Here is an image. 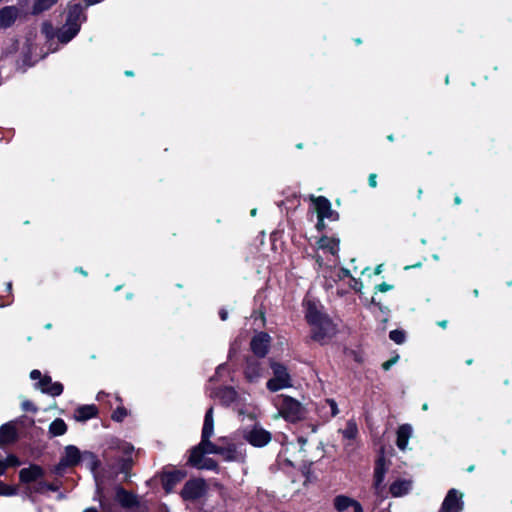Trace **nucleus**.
Segmentation results:
<instances>
[{"instance_id": "4c0bfd02", "label": "nucleus", "mask_w": 512, "mask_h": 512, "mask_svg": "<svg viewBox=\"0 0 512 512\" xmlns=\"http://www.w3.org/2000/svg\"><path fill=\"white\" fill-rule=\"evenodd\" d=\"M22 408L25 411H32V412H36V410H37L36 407L33 405V403L28 400H25L22 402Z\"/></svg>"}, {"instance_id": "b1692460", "label": "nucleus", "mask_w": 512, "mask_h": 512, "mask_svg": "<svg viewBox=\"0 0 512 512\" xmlns=\"http://www.w3.org/2000/svg\"><path fill=\"white\" fill-rule=\"evenodd\" d=\"M42 475H43V471L38 466H32L29 468L22 469L20 471V479H21V481L26 482V483L35 481Z\"/></svg>"}, {"instance_id": "f03ea898", "label": "nucleus", "mask_w": 512, "mask_h": 512, "mask_svg": "<svg viewBox=\"0 0 512 512\" xmlns=\"http://www.w3.org/2000/svg\"><path fill=\"white\" fill-rule=\"evenodd\" d=\"M86 20L82 6L74 4L68 7L65 24L57 31V39L66 44L80 31L81 24Z\"/></svg>"}, {"instance_id": "a19ab883", "label": "nucleus", "mask_w": 512, "mask_h": 512, "mask_svg": "<svg viewBox=\"0 0 512 512\" xmlns=\"http://www.w3.org/2000/svg\"><path fill=\"white\" fill-rule=\"evenodd\" d=\"M4 462L6 463L7 467L8 466H16L19 464L17 458L13 455L8 456L6 461H4Z\"/></svg>"}, {"instance_id": "4468645a", "label": "nucleus", "mask_w": 512, "mask_h": 512, "mask_svg": "<svg viewBox=\"0 0 512 512\" xmlns=\"http://www.w3.org/2000/svg\"><path fill=\"white\" fill-rule=\"evenodd\" d=\"M43 393L51 396H59L63 392V385L60 382H52L51 377L44 376L37 384Z\"/></svg>"}, {"instance_id": "5701e85b", "label": "nucleus", "mask_w": 512, "mask_h": 512, "mask_svg": "<svg viewBox=\"0 0 512 512\" xmlns=\"http://www.w3.org/2000/svg\"><path fill=\"white\" fill-rule=\"evenodd\" d=\"M97 413V409L93 405H84L76 409L74 418L76 421H86L93 418Z\"/></svg>"}, {"instance_id": "603ef678", "label": "nucleus", "mask_w": 512, "mask_h": 512, "mask_svg": "<svg viewBox=\"0 0 512 512\" xmlns=\"http://www.w3.org/2000/svg\"><path fill=\"white\" fill-rule=\"evenodd\" d=\"M225 369H226V365L225 364L219 365L218 368H217V371H216V375L220 374L221 371H223Z\"/></svg>"}, {"instance_id": "aec40b11", "label": "nucleus", "mask_w": 512, "mask_h": 512, "mask_svg": "<svg viewBox=\"0 0 512 512\" xmlns=\"http://www.w3.org/2000/svg\"><path fill=\"white\" fill-rule=\"evenodd\" d=\"M17 438V430L14 425L4 424L0 427V447L13 443Z\"/></svg>"}, {"instance_id": "5fc2aeb1", "label": "nucleus", "mask_w": 512, "mask_h": 512, "mask_svg": "<svg viewBox=\"0 0 512 512\" xmlns=\"http://www.w3.org/2000/svg\"><path fill=\"white\" fill-rule=\"evenodd\" d=\"M438 325H439L440 327H442V328H446V326H447V321H446V320L440 321V322H438Z\"/></svg>"}, {"instance_id": "6e6552de", "label": "nucleus", "mask_w": 512, "mask_h": 512, "mask_svg": "<svg viewBox=\"0 0 512 512\" xmlns=\"http://www.w3.org/2000/svg\"><path fill=\"white\" fill-rule=\"evenodd\" d=\"M243 438L255 447H263L270 442L271 434L262 427L255 425L252 429L243 431Z\"/></svg>"}, {"instance_id": "7ed1b4c3", "label": "nucleus", "mask_w": 512, "mask_h": 512, "mask_svg": "<svg viewBox=\"0 0 512 512\" xmlns=\"http://www.w3.org/2000/svg\"><path fill=\"white\" fill-rule=\"evenodd\" d=\"M279 413L287 420L294 422L304 417L305 410L300 402L284 395H279L274 399Z\"/></svg>"}, {"instance_id": "13d9d810", "label": "nucleus", "mask_w": 512, "mask_h": 512, "mask_svg": "<svg viewBox=\"0 0 512 512\" xmlns=\"http://www.w3.org/2000/svg\"><path fill=\"white\" fill-rule=\"evenodd\" d=\"M454 202H455V204H460V203H461V199H460V197L456 196V197L454 198Z\"/></svg>"}, {"instance_id": "f257e3e1", "label": "nucleus", "mask_w": 512, "mask_h": 512, "mask_svg": "<svg viewBox=\"0 0 512 512\" xmlns=\"http://www.w3.org/2000/svg\"><path fill=\"white\" fill-rule=\"evenodd\" d=\"M306 319L311 326L312 338L316 341H324L335 333L332 321L322 313L318 306L310 301L306 304Z\"/></svg>"}, {"instance_id": "2f4dec72", "label": "nucleus", "mask_w": 512, "mask_h": 512, "mask_svg": "<svg viewBox=\"0 0 512 512\" xmlns=\"http://www.w3.org/2000/svg\"><path fill=\"white\" fill-rule=\"evenodd\" d=\"M389 337L397 344H402L405 340V334L400 330H393L390 332Z\"/></svg>"}, {"instance_id": "8fccbe9b", "label": "nucleus", "mask_w": 512, "mask_h": 512, "mask_svg": "<svg viewBox=\"0 0 512 512\" xmlns=\"http://www.w3.org/2000/svg\"><path fill=\"white\" fill-rule=\"evenodd\" d=\"M219 315H220L221 320H223V321H225L228 317V313L225 310H221Z\"/></svg>"}, {"instance_id": "cd10ccee", "label": "nucleus", "mask_w": 512, "mask_h": 512, "mask_svg": "<svg viewBox=\"0 0 512 512\" xmlns=\"http://www.w3.org/2000/svg\"><path fill=\"white\" fill-rule=\"evenodd\" d=\"M344 439L355 440L358 435V428L353 420H349L345 428L341 431Z\"/></svg>"}, {"instance_id": "ea45409f", "label": "nucleus", "mask_w": 512, "mask_h": 512, "mask_svg": "<svg viewBox=\"0 0 512 512\" xmlns=\"http://www.w3.org/2000/svg\"><path fill=\"white\" fill-rule=\"evenodd\" d=\"M392 288H393V286L390 284H387V283H381L376 286V290L379 292H387V291L391 290Z\"/></svg>"}, {"instance_id": "58836bf2", "label": "nucleus", "mask_w": 512, "mask_h": 512, "mask_svg": "<svg viewBox=\"0 0 512 512\" xmlns=\"http://www.w3.org/2000/svg\"><path fill=\"white\" fill-rule=\"evenodd\" d=\"M398 358H399V357H398V356H396V357H394V358H392V359H390V360H388V361H385V362L382 364V368H383L384 370H386V371H387V370H389V369L392 367V365H394V364L397 362Z\"/></svg>"}, {"instance_id": "473e14b6", "label": "nucleus", "mask_w": 512, "mask_h": 512, "mask_svg": "<svg viewBox=\"0 0 512 512\" xmlns=\"http://www.w3.org/2000/svg\"><path fill=\"white\" fill-rule=\"evenodd\" d=\"M127 416V410L124 407H118L112 414V419L121 422Z\"/></svg>"}, {"instance_id": "c756f323", "label": "nucleus", "mask_w": 512, "mask_h": 512, "mask_svg": "<svg viewBox=\"0 0 512 512\" xmlns=\"http://www.w3.org/2000/svg\"><path fill=\"white\" fill-rule=\"evenodd\" d=\"M217 397L224 403L230 404L236 399V391L233 388L225 387L219 391Z\"/></svg>"}, {"instance_id": "6ab92c4d", "label": "nucleus", "mask_w": 512, "mask_h": 512, "mask_svg": "<svg viewBox=\"0 0 512 512\" xmlns=\"http://www.w3.org/2000/svg\"><path fill=\"white\" fill-rule=\"evenodd\" d=\"M412 432H413L412 426L409 424H403V425L399 426V428L397 430L396 444L400 450H402V451L406 450V448L408 446L409 439L412 436Z\"/></svg>"}, {"instance_id": "49530a36", "label": "nucleus", "mask_w": 512, "mask_h": 512, "mask_svg": "<svg viewBox=\"0 0 512 512\" xmlns=\"http://www.w3.org/2000/svg\"><path fill=\"white\" fill-rule=\"evenodd\" d=\"M44 489H46V484L44 483H38L37 486L34 488L36 492H43Z\"/></svg>"}, {"instance_id": "3c124183", "label": "nucleus", "mask_w": 512, "mask_h": 512, "mask_svg": "<svg viewBox=\"0 0 512 512\" xmlns=\"http://www.w3.org/2000/svg\"><path fill=\"white\" fill-rule=\"evenodd\" d=\"M353 509H354V512H363V508L359 502L357 504H355Z\"/></svg>"}, {"instance_id": "4d7b16f0", "label": "nucleus", "mask_w": 512, "mask_h": 512, "mask_svg": "<svg viewBox=\"0 0 512 512\" xmlns=\"http://www.w3.org/2000/svg\"><path fill=\"white\" fill-rule=\"evenodd\" d=\"M83 512H97L95 508H87Z\"/></svg>"}, {"instance_id": "e433bc0d", "label": "nucleus", "mask_w": 512, "mask_h": 512, "mask_svg": "<svg viewBox=\"0 0 512 512\" xmlns=\"http://www.w3.org/2000/svg\"><path fill=\"white\" fill-rule=\"evenodd\" d=\"M15 494V489L9 487V486H6L5 484H3L2 482H0V495H14Z\"/></svg>"}, {"instance_id": "c03bdc74", "label": "nucleus", "mask_w": 512, "mask_h": 512, "mask_svg": "<svg viewBox=\"0 0 512 512\" xmlns=\"http://www.w3.org/2000/svg\"><path fill=\"white\" fill-rule=\"evenodd\" d=\"M30 377L33 380L41 379V372L39 370H32L30 373Z\"/></svg>"}, {"instance_id": "6e6d98bb", "label": "nucleus", "mask_w": 512, "mask_h": 512, "mask_svg": "<svg viewBox=\"0 0 512 512\" xmlns=\"http://www.w3.org/2000/svg\"><path fill=\"white\" fill-rule=\"evenodd\" d=\"M298 441H299V443H301V445H302V446L306 444V439H304V438H302V437H300V438L298 439Z\"/></svg>"}, {"instance_id": "e2e57ef3", "label": "nucleus", "mask_w": 512, "mask_h": 512, "mask_svg": "<svg viewBox=\"0 0 512 512\" xmlns=\"http://www.w3.org/2000/svg\"><path fill=\"white\" fill-rule=\"evenodd\" d=\"M103 394H104L103 392H100V393L97 395V399H98V400H100V399H101V397H103Z\"/></svg>"}, {"instance_id": "774afa93", "label": "nucleus", "mask_w": 512, "mask_h": 512, "mask_svg": "<svg viewBox=\"0 0 512 512\" xmlns=\"http://www.w3.org/2000/svg\"><path fill=\"white\" fill-rule=\"evenodd\" d=\"M251 215H252V216H255V215H256V209L251 210Z\"/></svg>"}, {"instance_id": "bb28decb", "label": "nucleus", "mask_w": 512, "mask_h": 512, "mask_svg": "<svg viewBox=\"0 0 512 512\" xmlns=\"http://www.w3.org/2000/svg\"><path fill=\"white\" fill-rule=\"evenodd\" d=\"M115 498L123 506H131L134 504V497L121 487L116 489Z\"/></svg>"}, {"instance_id": "052dcab7", "label": "nucleus", "mask_w": 512, "mask_h": 512, "mask_svg": "<svg viewBox=\"0 0 512 512\" xmlns=\"http://www.w3.org/2000/svg\"><path fill=\"white\" fill-rule=\"evenodd\" d=\"M422 409H423L424 411L428 410V405H427L426 403H425V404H423V405H422Z\"/></svg>"}, {"instance_id": "de8ad7c7", "label": "nucleus", "mask_w": 512, "mask_h": 512, "mask_svg": "<svg viewBox=\"0 0 512 512\" xmlns=\"http://www.w3.org/2000/svg\"><path fill=\"white\" fill-rule=\"evenodd\" d=\"M7 468V465L4 461L0 460V475H3L5 470Z\"/></svg>"}, {"instance_id": "a18cd8bd", "label": "nucleus", "mask_w": 512, "mask_h": 512, "mask_svg": "<svg viewBox=\"0 0 512 512\" xmlns=\"http://www.w3.org/2000/svg\"><path fill=\"white\" fill-rule=\"evenodd\" d=\"M351 281L353 282V284H351V287L355 290H360V288L362 287V283H359L356 279L354 278H351Z\"/></svg>"}, {"instance_id": "ddd939ff", "label": "nucleus", "mask_w": 512, "mask_h": 512, "mask_svg": "<svg viewBox=\"0 0 512 512\" xmlns=\"http://www.w3.org/2000/svg\"><path fill=\"white\" fill-rule=\"evenodd\" d=\"M312 202L314 203L315 210L317 212L318 218H326L330 220H334V212L331 209V204L328 199L325 197H311Z\"/></svg>"}, {"instance_id": "9b49d317", "label": "nucleus", "mask_w": 512, "mask_h": 512, "mask_svg": "<svg viewBox=\"0 0 512 512\" xmlns=\"http://www.w3.org/2000/svg\"><path fill=\"white\" fill-rule=\"evenodd\" d=\"M270 336L267 333L260 332L251 340V349L258 357H264L268 353L270 346Z\"/></svg>"}, {"instance_id": "338daca9", "label": "nucleus", "mask_w": 512, "mask_h": 512, "mask_svg": "<svg viewBox=\"0 0 512 512\" xmlns=\"http://www.w3.org/2000/svg\"><path fill=\"white\" fill-rule=\"evenodd\" d=\"M46 489L54 490V488L51 485L46 484Z\"/></svg>"}, {"instance_id": "864d4df0", "label": "nucleus", "mask_w": 512, "mask_h": 512, "mask_svg": "<svg viewBox=\"0 0 512 512\" xmlns=\"http://www.w3.org/2000/svg\"><path fill=\"white\" fill-rule=\"evenodd\" d=\"M383 265L380 264L375 268V274H380L382 272Z\"/></svg>"}, {"instance_id": "412c9836", "label": "nucleus", "mask_w": 512, "mask_h": 512, "mask_svg": "<svg viewBox=\"0 0 512 512\" xmlns=\"http://www.w3.org/2000/svg\"><path fill=\"white\" fill-rule=\"evenodd\" d=\"M339 413L337 403L333 399H326L319 407V414L324 420H330Z\"/></svg>"}, {"instance_id": "c9c22d12", "label": "nucleus", "mask_w": 512, "mask_h": 512, "mask_svg": "<svg viewBox=\"0 0 512 512\" xmlns=\"http://www.w3.org/2000/svg\"><path fill=\"white\" fill-rule=\"evenodd\" d=\"M216 467V463L214 460L210 458H204L202 465H200L199 469H214Z\"/></svg>"}, {"instance_id": "423d86ee", "label": "nucleus", "mask_w": 512, "mask_h": 512, "mask_svg": "<svg viewBox=\"0 0 512 512\" xmlns=\"http://www.w3.org/2000/svg\"><path fill=\"white\" fill-rule=\"evenodd\" d=\"M387 470L388 466L385 458L383 456L379 457L374 468L373 489L380 502L386 498L384 479Z\"/></svg>"}, {"instance_id": "4be33fe9", "label": "nucleus", "mask_w": 512, "mask_h": 512, "mask_svg": "<svg viewBox=\"0 0 512 512\" xmlns=\"http://www.w3.org/2000/svg\"><path fill=\"white\" fill-rule=\"evenodd\" d=\"M245 377L249 382H257L262 377V367L256 361H248L245 368Z\"/></svg>"}, {"instance_id": "79ce46f5", "label": "nucleus", "mask_w": 512, "mask_h": 512, "mask_svg": "<svg viewBox=\"0 0 512 512\" xmlns=\"http://www.w3.org/2000/svg\"><path fill=\"white\" fill-rule=\"evenodd\" d=\"M377 176L376 174L372 173L369 175V178H368V182H369V185L372 187V188H375L377 186V180H376Z\"/></svg>"}, {"instance_id": "39448f33", "label": "nucleus", "mask_w": 512, "mask_h": 512, "mask_svg": "<svg viewBox=\"0 0 512 512\" xmlns=\"http://www.w3.org/2000/svg\"><path fill=\"white\" fill-rule=\"evenodd\" d=\"M214 431V420H213V408L210 407L204 418V424L202 429V440L199 444L204 454H219L220 446L213 444L209 439L213 435Z\"/></svg>"}, {"instance_id": "a211bd4d", "label": "nucleus", "mask_w": 512, "mask_h": 512, "mask_svg": "<svg viewBox=\"0 0 512 512\" xmlns=\"http://www.w3.org/2000/svg\"><path fill=\"white\" fill-rule=\"evenodd\" d=\"M219 455L226 461H243L245 458V453L235 445L221 447Z\"/></svg>"}, {"instance_id": "dca6fc26", "label": "nucleus", "mask_w": 512, "mask_h": 512, "mask_svg": "<svg viewBox=\"0 0 512 512\" xmlns=\"http://www.w3.org/2000/svg\"><path fill=\"white\" fill-rule=\"evenodd\" d=\"M184 477L185 474L180 470L165 471L162 475V484L166 492H171Z\"/></svg>"}, {"instance_id": "f3484780", "label": "nucleus", "mask_w": 512, "mask_h": 512, "mask_svg": "<svg viewBox=\"0 0 512 512\" xmlns=\"http://www.w3.org/2000/svg\"><path fill=\"white\" fill-rule=\"evenodd\" d=\"M412 489V481L410 479H396L391 483L389 491L393 497H402L409 493Z\"/></svg>"}, {"instance_id": "9d476101", "label": "nucleus", "mask_w": 512, "mask_h": 512, "mask_svg": "<svg viewBox=\"0 0 512 512\" xmlns=\"http://www.w3.org/2000/svg\"><path fill=\"white\" fill-rule=\"evenodd\" d=\"M463 494L456 489L448 491L439 512H461L463 509Z\"/></svg>"}, {"instance_id": "f704fd0d", "label": "nucleus", "mask_w": 512, "mask_h": 512, "mask_svg": "<svg viewBox=\"0 0 512 512\" xmlns=\"http://www.w3.org/2000/svg\"><path fill=\"white\" fill-rule=\"evenodd\" d=\"M96 485H97V495H98V497H99L100 506H101V508H102L103 510H105V511L109 512L110 507H109V505H108V504L104 501V499H103V496H102V489H101V487H100V485H99V483H98V482H97V484H96Z\"/></svg>"}, {"instance_id": "393cba45", "label": "nucleus", "mask_w": 512, "mask_h": 512, "mask_svg": "<svg viewBox=\"0 0 512 512\" xmlns=\"http://www.w3.org/2000/svg\"><path fill=\"white\" fill-rule=\"evenodd\" d=\"M357 503H358V501H356L348 496H345V495H338L334 498V508L338 512H343L350 507L353 508L355 506V504H357Z\"/></svg>"}, {"instance_id": "72a5a7b5", "label": "nucleus", "mask_w": 512, "mask_h": 512, "mask_svg": "<svg viewBox=\"0 0 512 512\" xmlns=\"http://www.w3.org/2000/svg\"><path fill=\"white\" fill-rule=\"evenodd\" d=\"M118 450L122 451L125 454H130L133 451V446L126 442L117 441V446L115 447Z\"/></svg>"}, {"instance_id": "7c9ffc66", "label": "nucleus", "mask_w": 512, "mask_h": 512, "mask_svg": "<svg viewBox=\"0 0 512 512\" xmlns=\"http://www.w3.org/2000/svg\"><path fill=\"white\" fill-rule=\"evenodd\" d=\"M204 455H205L204 452L202 451L201 447L198 445L191 451V454L189 457V462L193 466L199 468L200 465H202V462L205 458Z\"/></svg>"}, {"instance_id": "09e8293b", "label": "nucleus", "mask_w": 512, "mask_h": 512, "mask_svg": "<svg viewBox=\"0 0 512 512\" xmlns=\"http://www.w3.org/2000/svg\"><path fill=\"white\" fill-rule=\"evenodd\" d=\"M324 219L325 218H318V222H317V229L321 230L323 227H324Z\"/></svg>"}, {"instance_id": "20e7f679", "label": "nucleus", "mask_w": 512, "mask_h": 512, "mask_svg": "<svg viewBox=\"0 0 512 512\" xmlns=\"http://www.w3.org/2000/svg\"><path fill=\"white\" fill-rule=\"evenodd\" d=\"M273 377L268 380L267 388L271 392H276L292 386V379L287 368L274 360H270Z\"/></svg>"}, {"instance_id": "0e129e2a", "label": "nucleus", "mask_w": 512, "mask_h": 512, "mask_svg": "<svg viewBox=\"0 0 512 512\" xmlns=\"http://www.w3.org/2000/svg\"><path fill=\"white\" fill-rule=\"evenodd\" d=\"M234 351H235V349H234V347L232 346V347L230 348L229 356H231V354H232Z\"/></svg>"}, {"instance_id": "bf43d9fd", "label": "nucleus", "mask_w": 512, "mask_h": 512, "mask_svg": "<svg viewBox=\"0 0 512 512\" xmlns=\"http://www.w3.org/2000/svg\"><path fill=\"white\" fill-rule=\"evenodd\" d=\"M76 271L80 272L81 274H83L84 276L87 275V273L82 269V268H77Z\"/></svg>"}, {"instance_id": "680f3d73", "label": "nucleus", "mask_w": 512, "mask_h": 512, "mask_svg": "<svg viewBox=\"0 0 512 512\" xmlns=\"http://www.w3.org/2000/svg\"><path fill=\"white\" fill-rule=\"evenodd\" d=\"M422 193H423V190H422L421 188H420V189H418V198H420V197H421Z\"/></svg>"}, {"instance_id": "37998d69", "label": "nucleus", "mask_w": 512, "mask_h": 512, "mask_svg": "<svg viewBox=\"0 0 512 512\" xmlns=\"http://www.w3.org/2000/svg\"><path fill=\"white\" fill-rule=\"evenodd\" d=\"M337 276L340 278V279H343V278H346V277H350V273L347 269H340L338 271V274Z\"/></svg>"}, {"instance_id": "1a4fd4ad", "label": "nucleus", "mask_w": 512, "mask_h": 512, "mask_svg": "<svg viewBox=\"0 0 512 512\" xmlns=\"http://www.w3.org/2000/svg\"><path fill=\"white\" fill-rule=\"evenodd\" d=\"M206 492V484L202 479L189 480L183 487L181 495L185 500H195Z\"/></svg>"}, {"instance_id": "0eeeda50", "label": "nucleus", "mask_w": 512, "mask_h": 512, "mask_svg": "<svg viewBox=\"0 0 512 512\" xmlns=\"http://www.w3.org/2000/svg\"><path fill=\"white\" fill-rule=\"evenodd\" d=\"M339 251V240L324 236L317 242L316 261L320 266L323 265L324 257L328 255L336 258Z\"/></svg>"}, {"instance_id": "f8f14e48", "label": "nucleus", "mask_w": 512, "mask_h": 512, "mask_svg": "<svg viewBox=\"0 0 512 512\" xmlns=\"http://www.w3.org/2000/svg\"><path fill=\"white\" fill-rule=\"evenodd\" d=\"M20 15V10L16 6H5L0 9V29L11 27Z\"/></svg>"}, {"instance_id": "2eb2a0df", "label": "nucleus", "mask_w": 512, "mask_h": 512, "mask_svg": "<svg viewBox=\"0 0 512 512\" xmlns=\"http://www.w3.org/2000/svg\"><path fill=\"white\" fill-rule=\"evenodd\" d=\"M80 458V450L76 446L69 445L65 448L64 455L61 458L59 465L61 467L75 466L80 462Z\"/></svg>"}, {"instance_id": "c85d7f7f", "label": "nucleus", "mask_w": 512, "mask_h": 512, "mask_svg": "<svg viewBox=\"0 0 512 512\" xmlns=\"http://www.w3.org/2000/svg\"><path fill=\"white\" fill-rule=\"evenodd\" d=\"M67 431V425L65 424V422L58 418V419H55L49 426V432L54 435V436H60V435H63L65 434V432Z\"/></svg>"}, {"instance_id": "69168bd1", "label": "nucleus", "mask_w": 512, "mask_h": 512, "mask_svg": "<svg viewBox=\"0 0 512 512\" xmlns=\"http://www.w3.org/2000/svg\"><path fill=\"white\" fill-rule=\"evenodd\" d=\"M125 74H126L127 76H132V75H133V73H132L131 71H126V72H125Z\"/></svg>"}, {"instance_id": "a878e982", "label": "nucleus", "mask_w": 512, "mask_h": 512, "mask_svg": "<svg viewBox=\"0 0 512 512\" xmlns=\"http://www.w3.org/2000/svg\"><path fill=\"white\" fill-rule=\"evenodd\" d=\"M58 0H35L32 6L33 14H40L49 10Z\"/></svg>"}]
</instances>
